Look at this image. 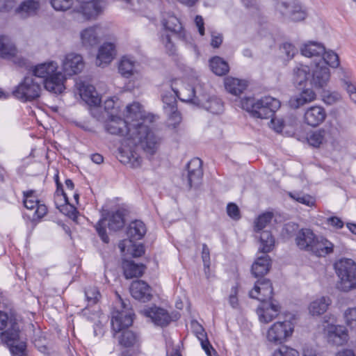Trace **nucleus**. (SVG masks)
Segmentation results:
<instances>
[{
    "instance_id": "ddd939ff",
    "label": "nucleus",
    "mask_w": 356,
    "mask_h": 356,
    "mask_svg": "<svg viewBox=\"0 0 356 356\" xmlns=\"http://www.w3.org/2000/svg\"><path fill=\"white\" fill-rule=\"evenodd\" d=\"M261 303L257 308L259 321L268 323L276 318L280 312V307L274 300L260 301Z\"/></svg>"
},
{
    "instance_id": "49530a36",
    "label": "nucleus",
    "mask_w": 356,
    "mask_h": 356,
    "mask_svg": "<svg viewBox=\"0 0 356 356\" xmlns=\"http://www.w3.org/2000/svg\"><path fill=\"white\" fill-rule=\"evenodd\" d=\"M273 218V213L270 212L260 215L254 222V230L257 232L261 231L270 222Z\"/></svg>"
},
{
    "instance_id": "7ed1b4c3",
    "label": "nucleus",
    "mask_w": 356,
    "mask_h": 356,
    "mask_svg": "<svg viewBox=\"0 0 356 356\" xmlns=\"http://www.w3.org/2000/svg\"><path fill=\"white\" fill-rule=\"evenodd\" d=\"M243 109L249 112L254 118H270L280 107V102L272 97L267 96L260 99L248 97L241 102Z\"/></svg>"
},
{
    "instance_id": "5701e85b",
    "label": "nucleus",
    "mask_w": 356,
    "mask_h": 356,
    "mask_svg": "<svg viewBox=\"0 0 356 356\" xmlns=\"http://www.w3.org/2000/svg\"><path fill=\"white\" fill-rule=\"evenodd\" d=\"M101 29L98 26L86 28L81 33V40L86 47H92L97 45L100 42L99 34Z\"/></svg>"
},
{
    "instance_id": "2f4dec72",
    "label": "nucleus",
    "mask_w": 356,
    "mask_h": 356,
    "mask_svg": "<svg viewBox=\"0 0 356 356\" xmlns=\"http://www.w3.org/2000/svg\"><path fill=\"white\" fill-rule=\"evenodd\" d=\"M147 229L145 225L141 220L132 221L127 230V235L131 241L141 239L145 234Z\"/></svg>"
},
{
    "instance_id": "6e6552de",
    "label": "nucleus",
    "mask_w": 356,
    "mask_h": 356,
    "mask_svg": "<svg viewBox=\"0 0 356 356\" xmlns=\"http://www.w3.org/2000/svg\"><path fill=\"white\" fill-rule=\"evenodd\" d=\"M202 161L199 158L191 160L186 166V174H183V181H186L189 188L197 187L202 181L203 170Z\"/></svg>"
},
{
    "instance_id": "bf43d9fd",
    "label": "nucleus",
    "mask_w": 356,
    "mask_h": 356,
    "mask_svg": "<svg viewBox=\"0 0 356 356\" xmlns=\"http://www.w3.org/2000/svg\"><path fill=\"white\" fill-rule=\"evenodd\" d=\"M227 212L228 216L234 220H238L241 218L239 208L234 203H229L227 204Z\"/></svg>"
},
{
    "instance_id": "b1692460",
    "label": "nucleus",
    "mask_w": 356,
    "mask_h": 356,
    "mask_svg": "<svg viewBox=\"0 0 356 356\" xmlns=\"http://www.w3.org/2000/svg\"><path fill=\"white\" fill-rule=\"evenodd\" d=\"M316 95L312 89L303 90L299 95L290 98L289 105L291 108L297 109L303 105L316 99Z\"/></svg>"
},
{
    "instance_id": "20e7f679",
    "label": "nucleus",
    "mask_w": 356,
    "mask_h": 356,
    "mask_svg": "<svg viewBox=\"0 0 356 356\" xmlns=\"http://www.w3.org/2000/svg\"><path fill=\"white\" fill-rule=\"evenodd\" d=\"M334 269L339 277L337 288L348 292L356 289V263L350 259H341L334 264Z\"/></svg>"
},
{
    "instance_id": "13d9d810",
    "label": "nucleus",
    "mask_w": 356,
    "mask_h": 356,
    "mask_svg": "<svg viewBox=\"0 0 356 356\" xmlns=\"http://www.w3.org/2000/svg\"><path fill=\"white\" fill-rule=\"evenodd\" d=\"M51 4L56 10H67L73 4V0H51Z\"/></svg>"
},
{
    "instance_id": "603ef678",
    "label": "nucleus",
    "mask_w": 356,
    "mask_h": 356,
    "mask_svg": "<svg viewBox=\"0 0 356 356\" xmlns=\"http://www.w3.org/2000/svg\"><path fill=\"white\" fill-rule=\"evenodd\" d=\"M343 318L348 326L356 329V307L348 308L343 313Z\"/></svg>"
},
{
    "instance_id": "aec40b11",
    "label": "nucleus",
    "mask_w": 356,
    "mask_h": 356,
    "mask_svg": "<svg viewBox=\"0 0 356 356\" xmlns=\"http://www.w3.org/2000/svg\"><path fill=\"white\" fill-rule=\"evenodd\" d=\"M327 340L333 345H343L348 340L346 328L342 325H330L327 330Z\"/></svg>"
},
{
    "instance_id": "393cba45",
    "label": "nucleus",
    "mask_w": 356,
    "mask_h": 356,
    "mask_svg": "<svg viewBox=\"0 0 356 356\" xmlns=\"http://www.w3.org/2000/svg\"><path fill=\"white\" fill-rule=\"evenodd\" d=\"M334 244L322 236H317L311 253L317 257H325L333 252Z\"/></svg>"
},
{
    "instance_id": "9d476101",
    "label": "nucleus",
    "mask_w": 356,
    "mask_h": 356,
    "mask_svg": "<svg viewBox=\"0 0 356 356\" xmlns=\"http://www.w3.org/2000/svg\"><path fill=\"white\" fill-rule=\"evenodd\" d=\"M84 67V62L80 54L75 53L67 54L62 63V68L64 72L61 74L64 77V81L67 76H72L80 73Z\"/></svg>"
},
{
    "instance_id": "e433bc0d",
    "label": "nucleus",
    "mask_w": 356,
    "mask_h": 356,
    "mask_svg": "<svg viewBox=\"0 0 356 356\" xmlns=\"http://www.w3.org/2000/svg\"><path fill=\"white\" fill-rule=\"evenodd\" d=\"M310 69L308 66L301 65L293 70V82L295 84L302 86L305 83H309Z\"/></svg>"
},
{
    "instance_id": "f03ea898",
    "label": "nucleus",
    "mask_w": 356,
    "mask_h": 356,
    "mask_svg": "<svg viewBox=\"0 0 356 356\" xmlns=\"http://www.w3.org/2000/svg\"><path fill=\"white\" fill-rule=\"evenodd\" d=\"M57 69L54 61L35 66L15 87L13 95L23 102L35 100L40 96L42 86L53 93H61L65 90L64 77Z\"/></svg>"
},
{
    "instance_id": "8fccbe9b",
    "label": "nucleus",
    "mask_w": 356,
    "mask_h": 356,
    "mask_svg": "<svg viewBox=\"0 0 356 356\" xmlns=\"http://www.w3.org/2000/svg\"><path fill=\"white\" fill-rule=\"evenodd\" d=\"M34 193L33 191L24 192V205L30 210L34 209L40 203L38 198L34 195Z\"/></svg>"
},
{
    "instance_id": "c9c22d12",
    "label": "nucleus",
    "mask_w": 356,
    "mask_h": 356,
    "mask_svg": "<svg viewBox=\"0 0 356 356\" xmlns=\"http://www.w3.org/2000/svg\"><path fill=\"white\" fill-rule=\"evenodd\" d=\"M212 72L218 76L225 75L229 71V66L227 61L220 56H214L209 60Z\"/></svg>"
},
{
    "instance_id": "cd10ccee",
    "label": "nucleus",
    "mask_w": 356,
    "mask_h": 356,
    "mask_svg": "<svg viewBox=\"0 0 356 356\" xmlns=\"http://www.w3.org/2000/svg\"><path fill=\"white\" fill-rule=\"evenodd\" d=\"M301 54L305 57H315L321 59L325 53V47L321 43L314 41H309L304 44L300 49Z\"/></svg>"
},
{
    "instance_id": "6e6d98bb",
    "label": "nucleus",
    "mask_w": 356,
    "mask_h": 356,
    "mask_svg": "<svg viewBox=\"0 0 356 356\" xmlns=\"http://www.w3.org/2000/svg\"><path fill=\"white\" fill-rule=\"evenodd\" d=\"M161 41L165 46L168 54L172 55L175 52V47L171 40L170 35L167 33H163L161 35Z\"/></svg>"
},
{
    "instance_id": "a211bd4d",
    "label": "nucleus",
    "mask_w": 356,
    "mask_h": 356,
    "mask_svg": "<svg viewBox=\"0 0 356 356\" xmlns=\"http://www.w3.org/2000/svg\"><path fill=\"white\" fill-rule=\"evenodd\" d=\"M10 328L1 332L2 340L5 341L9 348L18 346L21 343H26L19 336V328L15 320L10 319Z\"/></svg>"
},
{
    "instance_id": "69168bd1",
    "label": "nucleus",
    "mask_w": 356,
    "mask_h": 356,
    "mask_svg": "<svg viewBox=\"0 0 356 356\" xmlns=\"http://www.w3.org/2000/svg\"><path fill=\"white\" fill-rule=\"evenodd\" d=\"M238 288L233 286L231 290V294L229 296V303L232 307L236 309L238 306V300L237 298Z\"/></svg>"
},
{
    "instance_id": "9b49d317",
    "label": "nucleus",
    "mask_w": 356,
    "mask_h": 356,
    "mask_svg": "<svg viewBox=\"0 0 356 356\" xmlns=\"http://www.w3.org/2000/svg\"><path fill=\"white\" fill-rule=\"evenodd\" d=\"M330 77L329 68L315 63L314 67L310 70L309 84L316 89L324 88L327 85Z\"/></svg>"
},
{
    "instance_id": "f257e3e1",
    "label": "nucleus",
    "mask_w": 356,
    "mask_h": 356,
    "mask_svg": "<svg viewBox=\"0 0 356 356\" xmlns=\"http://www.w3.org/2000/svg\"><path fill=\"white\" fill-rule=\"evenodd\" d=\"M154 116L146 115L138 102L127 105L124 119L113 113L105 122V129L113 135L125 136L128 145L140 148L149 156L154 155L158 150L161 138L150 127Z\"/></svg>"
},
{
    "instance_id": "de8ad7c7",
    "label": "nucleus",
    "mask_w": 356,
    "mask_h": 356,
    "mask_svg": "<svg viewBox=\"0 0 356 356\" xmlns=\"http://www.w3.org/2000/svg\"><path fill=\"white\" fill-rule=\"evenodd\" d=\"M289 195L291 198L306 206L311 207L314 205L315 202L314 199L312 196L301 193L289 192Z\"/></svg>"
},
{
    "instance_id": "412c9836",
    "label": "nucleus",
    "mask_w": 356,
    "mask_h": 356,
    "mask_svg": "<svg viewBox=\"0 0 356 356\" xmlns=\"http://www.w3.org/2000/svg\"><path fill=\"white\" fill-rule=\"evenodd\" d=\"M116 54L115 46L112 42H104L99 49L96 64L104 67L110 63Z\"/></svg>"
},
{
    "instance_id": "338daca9",
    "label": "nucleus",
    "mask_w": 356,
    "mask_h": 356,
    "mask_svg": "<svg viewBox=\"0 0 356 356\" xmlns=\"http://www.w3.org/2000/svg\"><path fill=\"white\" fill-rule=\"evenodd\" d=\"M282 49L287 57L292 58L297 52L296 48L291 43L286 42L283 44Z\"/></svg>"
},
{
    "instance_id": "e2e57ef3",
    "label": "nucleus",
    "mask_w": 356,
    "mask_h": 356,
    "mask_svg": "<svg viewBox=\"0 0 356 356\" xmlns=\"http://www.w3.org/2000/svg\"><path fill=\"white\" fill-rule=\"evenodd\" d=\"M66 205L61 209V212L70 217V218H75L76 217V209L68 202H65Z\"/></svg>"
},
{
    "instance_id": "f704fd0d",
    "label": "nucleus",
    "mask_w": 356,
    "mask_h": 356,
    "mask_svg": "<svg viewBox=\"0 0 356 356\" xmlns=\"http://www.w3.org/2000/svg\"><path fill=\"white\" fill-rule=\"evenodd\" d=\"M330 303L331 300L328 297L318 298L310 303L309 312L313 316H319L326 312Z\"/></svg>"
},
{
    "instance_id": "c756f323",
    "label": "nucleus",
    "mask_w": 356,
    "mask_h": 356,
    "mask_svg": "<svg viewBox=\"0 0 356 356\" xmlns=\"http://www.w3.org/2000/svg\"><path fill=\"white\" fill-rule=\"evenodd\" d=\"M40 4L37 0H25L22 1L16 12L23 18H26L37 14Z\"/></svg>"
},
{
    "instance_id": "2eb2a0df",
    "label": "nucleus",
    "mask_w": 356,
    "mask_h": 356,
    "mask_svg": "<svg viewBox=\"0 0 356 356\" xmlns=\"http://www.w3.org/2000/svg\"><path fill=\"white\" fill-rule=\"evenodd\" d=\"M327 117L325 109L321 106H312L307 108L304 114V122L316 127L322 124Z\"/></svg>"
},
{
    "instance_id": "a18cd8bd",
    "label": "nucleus",
    "mask_w": 356,
    "mask_h": 356,
    "mask_svg": "<svg viewBox=\"0 0 356 356\" xmlns=\"http://www.w3.org/2000/svg\"><path fill=\"white\" fill-rule=\"evenodd\" d=\"M325 134L323 129L312 132L307 138L309 144L315 147H319L325 141Z\"/></svg>"
},
{
    "instance_id": "680f3d73",
    "label": "nucleus",
    "mask_w": 356,
    "mask_h": 356,
    "mask_svg": "<svg viewBox=\"0 0 356 356\" xmlns=\"http://www.w3.org/2000/svg\"><path fill=\"white\" fill-rule=\"evenodd\" d=\"M26 343H21L18 346L9 348L13 356H27L26 353Z\"/></svg>"
},
{
    "instance_id": "a878e982",
    "label": "nucleus",
    "mask_w": 356,
    "mask_h": 356,
    "mask_svg": "<svg viewBox=\"0 0 356 356\" xmlns=\"http://www.w3.org/2000/svg\"><path fill=\"white\" fill-rule=\"evenodd\" d=\"M259 256L252 266V273L254 277H263L270 270L271 259L267 253Z\"/></svg>"
},
{
    "instance_id": "052dcab7",
    "label": "nucleus",
    "mask_w": 356,
    "mask_h": 356,
    "mask_svg": "<svg viewBox=\"0 0 356 356\" xmlns=\"http://www.w3.org/2000/svg\"><path fill=\"white\" fill-rule=\"evenodd\" d=\"M115 102L113 98H109L104 102V110L108 113V117L113 113L115 115L118 113V108L115 107Z\"/></svg>"
},
{
    "instance_id": "09e8293b",
    "label": "nucleus",
    "mask_w": 356,
    "mask_h": 356,
    "mask_svg": "<svg viewBox=\"0 0 356 356\" xmlns=\"http://www.w3.org/2000/svg\"><path fill=\"white\" fill-rule=\"evenodd\" d=\"M181 95L179 93V99L182 102H191L198 105L201 103V99L195 95V91L193 87L189 86L188 88H186L182 93L183 97H181Z\"/></svg>"
},
{
    "instance_id": "0e129e2a",
    "label": "nucleus",
    "mask_w": 356,
    "mask_h": 356,
    "mask_svg": "<svg viewBox=\"0 0 356 356\" xmlns=\"http://www.w3.org/2000/svg\"><path fill=\"white\" fill-rule=\"evenodd\" d=\"M211 45L213 48H218L222 43V35L220 33L212 31Z\"/></svg>"
},
{
    "instance_id": "423d86ee",
    "label": "nucleus",
    "mask_w": 356,
    "mask_h": 356,
    "mask_svg": "<svg viewBox=\"0 0 356 356\" xmlns=\"http://www.w3.org/2000/svg\"><path fill=\"white\" fill-rule=\"evenodd\" d=\"M294 327L291 319L277 321L268 329L266 339L276 345L282 344L292 336Z\"/></svg>"
},
{
    "instance_id": "bb28decb",
    "label": "nucleus",
    "mask_w": 356,
    "mask_h": 356,
    "mask_svg": "<svg viewBox=\"0 0 356 356\" xmlns=\"http://www.w3.org/2000/svg\"><path fill=\"white\" fill-rule=\"evenodd\" d=\"M118 158L121 163L129 164L132 168H137L141 163V158L131 147L129 149L124 147L119 148Z\"/></svg>"
},
{
    "instance_id": "4be33fe9",
    "label": "nucleus",
    "mask_w": 356,
    "mask_h": 356,
    "mask_svg": "<svg viewBox=\"0 0 356 356\" xmlns=\"http://www.w3.org/2000/svg\"><path fill=\"white\" fill-rule=\"evenodd\" d=\"M79 95L90 106H99L101 104V98L99 97L94 86L82 83L79 88Z\"/></svg>"
},
{
    "instance_id": "473e14b6",
    "label": "nucleus",
    "mask_w": 356,
    "mask_h": 356,
    "mask_svg": "<svg viewBox=\"0 0 356 356\" xmlns=\"http://www.w3.org/2000/svg\"><path fill=\"white\" fill-rule=\"evenodd\" d=\"M225 87L227 91L235 96L241 94L247 87L245 81L233 77H227L225 80Z\"/></svg>"
},
{
    "instance_id": "3c124183",
    "label": "nucleus",
    "mask_w": 356,
    "mask_h": 356,
    "mask_svg": "<svg viewBox=\"0 0 356 356\" xmlns=\"http://www.w3.org/2000/svg\"><path fill=\"white\" fill-rule=\"evenodd\" d=\"M166 113L168 115V127L175 129L181 122V113L177 111V108L170 111Z\"/></svg>"
},
{
    "instance_id": "5fc2aeb1",
    "label": "nucleus",
    "mask_w": 356,
    "mask_h": 356,
    "mask_svg": "<svg viewBox=\"0 0 356 356\" xmlns=\"http://www.w3.org/2000/svg\"><path fill=\"white\" fill-rule=\"evenodd\" d=\"M272 356H299V353L294 348L284 346L275 350Z\"/></svg>"
},
{
    "instance_id": "c03bdc74",
    "label": "nucleus",
    "mask_w": 356,
    "mask_h": 356,
    "mask_svg": "<svg viewBox=\"0 0 356 356\" xmlns=\"http://www.w3.org/2000/svg\"><path fill=\"white\" fill-rule=\"evenodd\" d=\"M197 337L201 342L202 348L204 349L208 356H213L216 355V352L213 348L209 341L207 339H204L206 337V333L202 326H199V330L196 332Z\"/></svg>"
},
{
    "instance_id": "4d7b16f0",
    "label": "nucleus",
    "mask_w": 356,
    "mask_h": 356,
    "mask_svg": "<svg viewBox=\"0 0 356 356\" xmlns=\"http://www.w3.org/2000/svg\"><path fill=\"white\" fill-rule=\"evenodd\" d=\"M85 296L88 302V305L95 304L100 296V293L97 288H89L85 291Z\"/></svg>"
},
{
    "instance_id": "864d4df0",
    "label": "nucleus",
    "mask_w": 356,
    "mask_h": 356,
    "mask_svg": "<svg viewBox=\"0 0 356 356\" xmlns=\"http://www.w3.org/2000/svg\"><path fill=\"white\" fill-rule=\"evenodd\" d=\"M299 230V225L297 223L290 222L284 225L282 234L286 238H291L296 236Z\"/></svg>"
},
{
    "instance_id": "dca6fc26",
    "label": "nucleus",
    "mask_w": 356,
    "mask_h": 356,
    "mask_svg": "<svg viewBox=\"0 0 356 356\" xmlns=\"http://www.w3.org/2000/svg\"><path fill=\"white\" fill-rule=\"evenodd\" d=\"M130 293L132 297L143 302L152 299V289L144 281L138 280L133 281L130 286Z\"/></svg>"
},
{
    "instance_id": "79ce46f5",
    "label": "nucleus",
    "mask_w": 356,
    "mask_h": 356,
    "mask_svg": "<svg viewBox=\"0 0 356 356\" xmlns=\"http://www.w3.org/2000/svg\"><path fill=\"white\" fill-rule=\"evenodd\" d=\"M316 63H321V65L337 67L339 65V58L338 55L333 51H326L325 49V53L323 54L321 59Z\"/></svg>"
},
{
    "instance_id": "4c0bfd02",
    "label": "nucleus",
    "mask_w": 356,
    "mask_h": 356,
    "mask_svg": "<svg viewBox=\"0 0 356 356\" xmlns=\"http://www.w3.org/2000/svg\"><path fill=\"white\" fill-rule=\"evenodd\" d=\"M259 238V253H268L272 251L275 244V238L272 234L268 231H263L260 234Z\"/></svg>"
},
{
    "instance_id": "774afa93",
    "label": "nucleus",
    "mask_w": 356,
    "mask_h": 356,
    "mask_svg": "<svg viewBox=\"0 0 356 356\" xmlns=\"http://www.w3.org/2000/svg\"><path fill=\"white\" fill-rule=\"evenodd\" d=\"M272 128L277 132L282 131L284 127V122L282 119L272 118L271 121Z\"/></svg>"
},
{
    "instance_id": "c85d7f7f",
    "label": "nucleus",
    "mask_w": 356,
    "mask_h": 356,
    "mask_svg": "<svg viewBox=\"0 0 356 356\" xmlns=\"http://www.w3.org/2000/svg\"><path fill=\"white\" fill-rule=\"evenodd\" d=\"M162 24L165 31L174 33L179 38L185 40V31L183 30L179 20L175 16L169 15L168 18H163L162 20Z\"/></svg>"
},
{
    "instance_id": "39448f33",
    "label": "nucleus",
    "mask_w": 356,
    "mask_h": 356,
    "mask_svg": "<svg viewBox=\"0 0 356 356\" xmlns=\"http://www.w3.org/2000/svg\"><path fill=\"white\" fill-rule=\"evenodd\" d=\"M118 302L112 312L111 327L115 333L120 332L131 326L134 321V313L129 301L123 300L118 293Z\"/></svg>"
},
{
    "instance_id": "ea45409f",
    "label": "nucleus",
    "mask_w": 356,
    "mask_h": 356,
    "mask_svg": "<svg viewBox=\"0 0 356 356\" xmlns=\"http://www.w3.org/2000/svg\"><path fill=\"white\" fill-rule=\"evenodd\" d=\"M173 92H167L162 96V101L163 103V108L165 113L177 108V97L179 99V92L178 90L172 88Z\"/></svg>"
},
{
    "instance_id": "f3484780",
    "label": "nucleus",
    "mask_w": 356,
    "mask_h": 356,
    "mask_svg": "<svg viewBox=\"0 0 356 356\" xmlns=\"http://www.w3.org/2000/svg\"><path fill=\"white\" fill-rule=\"evenodd\" d=\"M76 1L79 3L77 12L81 13L87 19L95 17L102 11V7L99 0Z\"/></svg>"
},
{
    "instance_id": "37998d69",
    "label": "nucleus",
    "mask_w": 356,
    "mask_h": 356,
    "mask_svg": "<svg viewBox=\"0 0 356 356\" xmlns=\"http://www.w3.org/2000/svg\"><path fill=\"white\" fill-rule=\"evenodd\" d=\"M119 337V342L124 347L134 346L138 342V336L131 330H124Z\"/></svg>"
},
{
    "instance_id": "a19ab883",
    "label": "nucleus",
    "mask_w": 356,
    "mask_h": 356,
    "mask_svg": "<svg viewBox=\"0 0 356 356\" xmlns=\"http://www.w3.org/2000/svg\"><path fill=\"white\" fill-rule=\"evenodd\" d=\"M134 67L135 61L127 56H124L119 63L118 70L123 76L129 78L134 74Z\"/></svg>"
},
{
    "instance_id": "6ab92c4d",
    "label": "nucleus",
    "mask_w": 356,
    "mask_h": 356,
    "mask_svg": "<svg viewBox=\"0 0 356 356\" xmlns=\"http://www.w3.org/2000/svg\"><path fill=\"white\" fill-rule=\"evenodd\" d=\"M144 314L147 317L150 318L155 325L161 327L167 326L171 321L167 311L160 307H149L144 310Z\"/></svg>"
},
{
    "instance_id": "0eeeda50",
    "label": "nucleus",
    "mask_w": 356,
    "mask_h": 356,
    "mask_svg": "<svg viewBox=\"0 0 356 356\" xmlns=\"http://www.w3.org/2000/svg\"><path fill=\"white\" fill-rule=\"evenodd\" d=\"M108 225L111 231L116 232L121 229L124 225L123 213L117 211L112 213L107 220L105 218L100 219L95 225V229L103 242L108 243L109 238L106 234V225Z\"/></svg>"
},
{
    "instance_id": "58836bf2",
    "label": "nucleus",
    "mask_w": 356,
    "mask_h": 356,
    "mask_svg": "<svg viewBox=\"0 0 356 356\" xmlns=\"http://www.w3.org/2000/svg\"><path fill=\"white\" fill-rule=\"evenodd\" d=\"M200 105L213 114H220L223 111L222 100L216 97H210L205 102L201 99Z\"/></svg>"
},
{
    "instance_id": "72a5a7b5",
    "label": "nucleus",
    "mask_w": 356,
    "mask_h": 356,
    "mask_svg": "<svg viewBox=\"0 0 356 356\" xmlns=\"http://www.w3.org/2000/svg\"><path fill=\"white\" fill-rule=\"evenodd\" d=\"M17 53V49L11 40L7 36L0 35V56L2 58L13 57Z\"/></svg>"
},
{
    "instance_id": "1a4fd4ad",
    "label": "nucleus",
    "mask_w": 356,
    "mask_h": 356,
    "mask_svg": "<svg viewBox=\"0 0 356 356\" xmlns=\"http://www.w3.org/2000/svg\"><path fill=\"white\" fill-rule=\"evenodd\" d=\"M277 8L283 16L294 22L301 21L306 17L305 12L296 0H280Z\"/></svg>"
},
{
    "instance_id": "4468645a",
    "label": "nucleus",
    "mask_w": 356,
    "mask_h": 356,
    "mask_svg": "<svg viewBox=\"0 0 356 356\" xmlns=\"http://www.w3.org/2000/svg\"><path fill=\"white\" fill-rule=\"evenodd\" d=\"M317 235L308 228L300 229L295 237V243L300 250L311 252L316 241Z\"/></svg>"
},
{
    "instance_id": "f8f14e48",
    "label": "nucleus",
    "mask_w": 356,
    "mask_h": 356,
    "mask_svg": "<svg viewBox=\"0 0 356 356\" xmlns=\"http://www.w3.org/2000/svg\"><path fill=\"white\" fill-rule=\"evenodd\" d=\"M273 293L270 280L263 278L256 282L253 290L250 292V296L259 301L273 300Z\"/></svg>"
},
{
    "instance_id": "7c9ffc66",
    "label": "nucleus",
    "mask_w": 356,
    "mask_h": 356,
    "mask_svg": "<svg viewBox=\"0 0 356 356\" xmlns=\"http://www.w3.org/2000/svg\"><path fill=\"white\" fill-rule=\"evenodd\" d=\"M124 277L127 279L138 277L143 275L145 266L142 264H136L133 261L125 260L122 263Z\"/></svg>"
}]
</instances>
